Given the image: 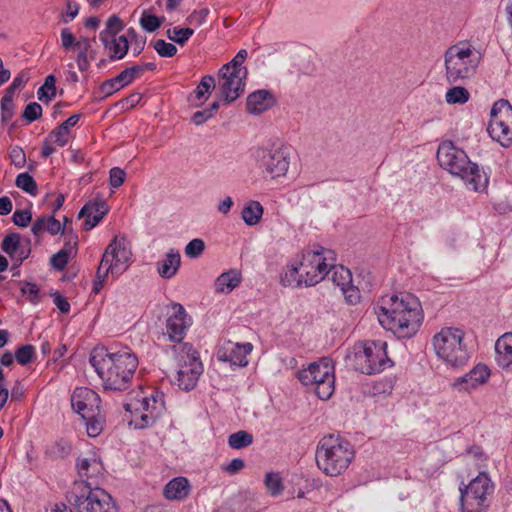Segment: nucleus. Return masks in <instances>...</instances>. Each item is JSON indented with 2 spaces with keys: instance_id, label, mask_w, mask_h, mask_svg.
Masks as SVG:
<instances>
[{
  "instance_id": "de8ad7c7",
  "label": "nucleus",
  "mask_w": 512,
  "mask_h": 512,
  "mask_svg": "<svg viewBox=\"0 0 512 512\" xmlns=\"http://www.w3.org/2000/svg\"><path fill=\"white\" fill-rule=\"evenodd\" d=\"M35 355V348L31 344H26L20 346L15 351V359L20 365H27L29 364Z\"/></svg>"
},
{
  "instance_id": "680f3d73",
  "label": "nucleus",
  "mask_w": 512,
  "mask_h": 512,
  "mask_svg": "<svg viewBox=\"0 0 512 512\" xmlns=\"http://www.w3.org/2000/svg\"><path fill=\"white\" fill-rule=\"evenodd\" d=\"M341 292L349 304H356L360 300V291L356 286L352 285V283L341 288Z\"/></svg>"
},
{
  "instance_id": "ddd939ff",
  "label": "nucleus",
  "mask_w": 512,
  "mask_h": 512,
  "mask_svg": "<svg viewBox=\"0 0 512 512\" xmlns=\"http://www.w3.org/2000/svg\"><path fill=\"white\" fill-rule=\"evenodd\" d=\"M386 348V342L370 341L365 343L362 351L355 355L361 373L367 375L380 373L392 366L393 362L388 358Z\"/></svg>"
},
{
  "instance_id": "a19ab883",
  "label": "nucleus",
  "mask_w": 512,
  "mask_h": 512,
  "mask_svg": "<svg viewBox=\"0 0 512 512\" xmlns=\"http://www.w3.org/2000/svg\"><path fill=\"white\" fill-rule=\"evenodd\" d=\"M15 184L26 193L35 196L38 191L37 183L28 173H21L17 176Z\"/></svg>"
},
{
  "instance_id": "052dcab7",
  "label": "nucleus",
  "mask_w": 512,
  "mask_h": 512,
  "mask_svg": "<svg viewBox=\"0 0 512 512\" xmlns=\"http://www.w3.org/2000/svg\"><path fill=\"white\" fill-rule=\"evenodd\" d=\"M13 223L19 227H27L32 220L30 210H16L12 217Z\"/></svg>"
},
{
  "instance_id": "0eeeda50",
  "label": "nucleus",
  "mask_w": 512,
  "mask_h": 512,
  "mask_svg": "<svg viewBox=\"0 0 512 512\" xmlns=\"http://www.w3.org/2000/svg\"><path fill=\"white\" fill-rule=\"evenodd\" d=\"M298 380L308 387L321 400H328L335 390V368L331 358L323 357L300 369L296 374Z\"/></svg>"
},
{
  "instance_id": "6e6d98bb",
  "label": "nucleus",
  "mask_w": 512,
  "mask_h": 512,
  "mask_svg": "<svg viewBox=\"0 0 512 512\" xmlns=\"http://www.w3.org/2000/svg\"><path fill=\"white\" fill-rule=\"evenodd\" d=\"M23 295L27 296L30 302L36 304L40 300V291L36 284L25 282L21 287Z\"/></svg>"
},
{
  "instance_id": "c756f323",
  "label": "nucleus",
  "mask_w": 512,
  "mask_h": 512,
  "mask_svg": "<svg viewBox=\"0 0 512 512\" xmlns=\"http://www.w3.org/2000/svg\"><path fill=\"white\" fill-rule=\"evenodd\" d=\"M241 282V275L236 270H230L222 273L215 280V288L219 293H230L235 289Z\"/></svg>"
},
{
  "instance_id": "09e8293b",
  "label": "nucleus",
  "mask_w": 512,
  "mask_h": 512,
  "mask_svg": "<svg viewBox=\"0 0 512 512\" xmlns=\"http://www.w3.org/2000/svg\"><path fill=\"white\" fill-rule=\"evenodd\" d=\"M153 48L161 57L170 58L177 53V48L174 44L168 43L163 39H158L154 42Z\"/></svg>"
},
{
  "instance_id": "f704fd0d",
  "label": "nucleus",
  "mask_w": 512,
  "mask_h": 512,
  "mask_svg": "<svg viewBox=\"0 0 512 512\" xmlns=\"http://www.w3.org/2000/svg\"><path fill=\"white\" fill-rule=\"evenodd\" d=\"M281 283L284 286L299 287L304 284V276L301 275L299 265H292L281 275Z\"/></svg>"
},
{
  "instance_id": "6ab92c4d",
  "label": "nucleus",
  "mask_w": 512,
  "mask_h": 512,
  "mask_svg": "<svg viewBox=\"0 0 512 512\" xmlns=\"http://www.w3.org/2000/svg\"><path fill=\"white\" fill-rule=\"evenodd\" d=\"M99 395L90 388L78 387L71 396V404L75 412L82 417L93 412H99Z\"/></svg>"
},
{
  "instance_id": "f257e3e1",
  "label": "nucleus",
  "mask_w": 512,
  "mask_h": 512,
  "mask_svg": "<svg viewBox=\"0 0 512 512\" xmlns=\"http://www.w3.org/2000/svg\"><path fill=\"white\" fill-rule=\"evenodd\" d=\"M380 325L397 338L414 336L423 321L420 301L410 293L382 297L374 306Z\"/></svg>"
},
{
  "instance_id": "20e7f679",
  "label": "nucleus",
  "mask_w": 512,
  "mask_h": 512,
  "mask_svg": "<svg viewBox=\"0 0 512 512\" xmlns=\"http://www.w3.org/2000/svg\"><path fill=\"white\" fill-rule=\"evenodd\" d=\"M354 456L352 444L339 434L323 436L315 451L317 467L330 477H337L346 471Z\"/></svg>"
},
{
  "instance_id": "a18cd8bd",
  "label": "nucleus",
  "mask_w": 512,
  "mask_h": 512,
  "mask_svg": "<svg viewBox=\"0 0 512 512\" xmlns=\"http://www.w3.org/2000/svg\"><path fill=\"white\" fill-rule=\"evenodd\" d=\"M219 109V102H213L207 109L196 111L192 116V122L195 125H202L208 119L212 118Z\"/></svg>"
},
{
  "instance_id": "f8f14e48",
  "label": "nucleus",
  "mask_w": 512,
  "mask_h": 512,
  "mask_svg": "<svg viewBox=\"0 0 512 512\" xmlns=\"http://www.w3.org/2000/svg\"><path fill=\"white\" fill-rule=\"evenodd\" d=\"M487 131L503 147L512 144V106L508 100L500 99L493 104Z\"/></svg>"
},
{
  "instance_id": "bb28decb",
  "label": "nucleus",
  "mask_w": 512,
  "mask_h": 512,
  "mask_svg": "<svg viewBox=\"0 0 512 512\" xmlns=\"http://www.w3.org/2000/svg\"><path fill=\"white\" fill-rule=\"evenodd\" d=\"M214 88L215 78L212 75L203 76L196 89L188 96V102L193 106L202 105Z\"/></svg>"
},
{
  "instance_id": "5fc2aeb1",
  "label": "nucleus",
  "mask_w": 512,
  "mask_h": 512,
  "mask_svg": "<svg viewBox=\"0 0 512 512\" xmlns=\"http://www.w3.org/2000/svg\"><path fill=\"white\" fill-rule=\"evenodd\" d=\"M42 116V107L37 102L29 103L22 114V117L29 122L38 120Z\"/></svg>"
},
{
  "instance_id": "7c9ffc66",
  "label": "nucleus",
  "mask_w": 512,
  "mask_h": 512,
  "mask_svg": "<svg viewBox=\"0 0 512 512\" xmlns=\"http://www.w3.org/2000/svg\"><path fill=\"white\" fill-rule=\"evenodd\" d=\"M264 208L259 201H248L241 212V217L247 226L257 225L263 216Z\"/></svg>"
},
{
  "instance_id": "423d86ee",
  "label": "nucleus",
  "mask_w": 512,
  "mask_h": 512,
  "mask_svg": "<svg viewBox=\"0 0 512 512\" xmlns=\"http://www.w3.org/2000/svg\"><path fill=\"white\" fill-rule=\"evenodd\" d=\"M66 498L77 512H118L111 495L101 488H92L87 481L74 482Z\"/></svg>"
},
{
  "instance_id": "4c0bfd02",
  "label": "nucleus",
  "mask_w": 512,
  "mask_h": 512,
  "mask_svg": "<svg viewBox=\"0 0 512 512\" xmlns=\"http://www.w3.org/2000/svg\"><path fill=\"white\" fill-rule=\"evenodd\" d=\"M166 34L171 41L179 44L180 46H183L194 34V30L188 27L182 28L177 26L172 29H168Z\"/></svg>"
},
{
  "instance_id": "473e14b6",
  "label": "nucleus",
  "mask_w": 512,
  "mask_h": 512,
  "mask_svg": "<svg viewBox=\"0 0 512 512\" xmlns=\"http://www.w3.org/2000/svg\"><path fill=\"white\" fill-rule=\"evenodd\" d=\"M253 435L247 431L240 430L228 437V445L232 449H243L253 443Z\"/></svg>"
},
{
  "instance_id": "6e6552de",
  "label": "nucleus",
  "mask_w": 512,
  "mask_h": 512,
  "mask_svg": "<svg viewBox=\"0 0 512 512\" xmlns=\"http://www.w3.org/2000/svg\"><path fill=\"white\" fill-rule=\"evenodd\" d=\"M465 333L458 328H442L433 337V347L436 355L453 367L463 366L470 358L464 344Z\"/></svg>"
},
{
  "instance_id": "2eb2a0df",
  "label": "nucleus",
  "mask_w": 512,
  "mask_h": 512,
  "mask_svg": "<svg viewBox=\"0 0 512 512\" xmlns=\"http://www.w3.org/2000/svg\"><path fill=\"white\" fill-rule=\"evenodd\" d=\"M184 349L187 350L188 361L181 364L177 371V384L180 389L190 391L195 388L199 376L203 373V365L196 350L187 344L184 345Z\"/></svg>"
},
{
  "instance_id": "37998d69",
  "label": "nucleus",
  "mask_w": 512,
  "mask_h": 512,
  "mask_svg": "<svg viewBox=\"0 0 512 512\" xmlns=\"http://www.w3.org/2000/svg\"><path fill=\"white\" fill-rule=\"evenodd\" d=\"M97 414H99V412H93L82 417L83 420H85L87 434L90 437L98 436L103 429L102 421L96 419Z\"/></svg>"
},
{
  "instance_id": "393cba45",
  "label": "nucleus",
  "mask_w": 512,
  "mask_h": 512,
  "mask_svg": "<svg viewBox=\"0 0 512 512\" xmlns=\"http://www.w3.org/2000/svg\"><path fill=\"white\" fill-rule=\"evenodd\" d=\"M497 364L512 371V332L503 334L495 343Z\"/></svg>"
},
{
  "instance_id": "5701e85b",
  "label": "nucleus",
  "mask_w": 512,
  "mask_h": 512,
  "mask_svg": "<svg viewBox=\"0 0 512 512\" xmlns=\"http://www.w3.org/2000/svg\"><path fill=\"white\" fill-rule=\"evenodd\" d=\"M275 104V98L268 90H257L251 93L246 100V108L250 114L259 115Z\"/></svg>"
},
{
  "instance_id": "49530a36",
  "label": "nucleus",
  "mask_w": 512,
  "mask_h": 512,
  "mask_svg": "<svg viewBox=\"0 0 512 512\" xmlns=\"http://www.w3.org/2000/svg\"><path fill=\"white\" fill-rule=\"evenodd\" d=\"M247 56V51L245 49H241L229 63L225 64L222 67V69H224V71L235 70L239 72H244V76H247V69L246 67L242 66Z\"/></svg>"
},
{
  "instance_id": "f03ea898",
  "label": "nucleus",
  "mask_w": 512,
  "mask_h": 512,
  "mask_svg": "<svg viewBox=\"0 0 512 512\" xmlns=\"http://www.w3.org/2000/svg\"><path fill=\"white\" fill-rule=\"evenodd\" d=\"M89 362L102 380L104 389L112 391L128 389L138 367V358L128 347L117 351L113 347H95Z\"/></svg>"
},
{
  "instance_id": "aec40b11",
  "label": "nucleus",
  "mask_w": 512,
  "mask_h": 512,
  "mask_svg": "<svg viewBox=\"0 0 512 512\" xmlns=\"http://www.w3.org/2000/svg\"><path fill=\"white\" fill-rule=\"evenodd\" d=\"M490 376V370L485 364H477L462 377L456 378L452 387L458 391L471 392L480 385L485 384Z\"/></svg>"
},
{
  "instance_id": "1a4fd4ad",
  "label": "nucleus",
  "mask_w": 512,
  "mask_h": 512,
  "mask_svg": "<svg viewBox=\"0 0 512 512\" xmlns=\"http://www.w3.org/2000/svg\"><path fill=\"white\" fill-rule=\"evenodd\" d=\"M495 486L488 474L480 472L461 492L462 512H487Z\"/></svg>"
},
{
  "instance_id": "412c9836",
  "label": "nucleus",
  "mask_w": 512,
  "mask_h": 512,
  "mask_svg": "<svg viewBox=\"0 0 512 512\" xmlns=\"http://www.w3.org/2000/svg\"><path fill=\"white\" fill-rule=\"evenodd\" d=\"M109 207L104 200L89 201L79 211L78 218H85L84 229H93L108 213Z\"/></svg>"
},
{
  "instance_id": "72a5a7b5",
  "label": "nucleus",
  "mask_w": 512,
  "mask_h": 512,
  "mask_svg": "<svg viewBox=\"0 0 512 512\" xmlns=\"http://www.w3.org/2000/svg\"><path fill=\"white\" fill-rule=\"evenodd\" d=\"M55 84H56V77L52 74L48 75L45 78L44 84L41 87H39V89L37 91L38 99L40 101L46 102V103L51 101L56 96V93H57Z\"/></svg>"
},
{
  "instance_id": "58836bf2",
  "label": "nucleus",
  "mask_w": 512,
  "mask_h": 512,
  "mask_svg": "<svg viewBox=\"0 0 512 512\" xmlns=\"http://www.w3.org/2000/svg\"><path fill=\"white\" fill-rule=\"evenodd\" d=\"M468 90L462 86H455L446 92L445 99L449 104H464L469 100Z\"/></svg>"
},
{
  "instance_id": "9d476101",
  "label": "nucleus",
  "mask_w": 512,
  "mask_h": 512,
  "mask_svg": "<svg viewBox=\"0 0 512 512\" xmlns=\"http://www.w3.org/2000/svg\"><path fill=\"white\" fill-rule=\"evenodd\" d=\"M124 408L131 413L130 424L136 429H144L153 425L165 411L164 394L154 391L135 403L124 404Z\"/></svg>"
},
{
  "instance_id": "2f4dec72",
  "label": "nucleus",
  "mask_w": 512,
  "mask_h": 512,
  "mask_svg": "<svg viewBox=\"0 0 512 512\" xmlns=\"http://www.w3.org/2000/svg\"><path fill=\"white\" fill-rule=\"evenodd\" d=\"M329 274L331 273L332 281L341 288L352 283V274L349 269L344 266H336L333 263H329Z\"/></svg>"
},
{
  "instance_id": "a878e982",
  "label": "nucleus",
  "mask_w": 512,
  "mask_h": 512,
  "mask_svg": "<svg viewBox=\"0 0 512 512\" xmlns=\"http://www.w3.org/2000/svg\"><path fill=\"white\" fill-rule=\"evenodd\" d=\"M181 265L180 252L177 249H170L162 260L157 262V271L164 279H171L176 275Z\"/></svg>"
},
{
  "instance_id": "e433bc0d",
  "label": "nucleus",
  "mask_w": 512,
  "mask_h": 512,
  "mask_svg": "<svg viewBox=\"0 0 512 512\" xmlns=\"http://www.w3.org/2000/svg\"><path fill=\"white\" fill-rule=\"evenodd\" d=\"M21 245V237L19 233L13 232L7 234L2 243H1V249L3 252L9 255V257H14L15 253L19 250Z\"/></svg>"
},
{
  "instance_id": "7ed1b4c3",
  "label": "nucleus",
  "mask_w": 512,
  "mask_h": 512,
  "mask_svg": "<svg viewBox=\"0 0 512 512\" xmlns=\"http://www.w3.org/2000/svg\"><path fill=\"white\" fill-rule=\"evenodd\" d=\"M437 160L442 168L460 177L467 188L475 192L486 190L489 179L485 172L472 163L466 153L451 142L442 143L437 151Z\"/></svg>"
},
{
  "instance_id": "a211bd4d",
  "label": "nucleus",
  "mask_w": 512,
  "mask_h": 512,
  "mask_svg": "<svg viewBox=\"0 0 512 512\" xmlns=\"http://www.w3.org/2000/svg\"><path fill=\"white\" fill-rule=\"evenodd\" d=\"M131 255L128 241L124 237L120 239L115 237L103 254V262L110 263V267L115 268L117 271L125 270L126 267L121 268L120 266L126 265Z\"/></svg>"
},
{
  "instance_id": "c85d7f7f",
  "label": "nucleus",
  "mask_w": 512,
  "mask_h": 512,
  "mask_svg": "<svg viewBox=\"0 0 512 512\" xmlns=\"http://www.w3.org/2000/svg\"><path fill=\"white\" fill-rule=\"evenodd\" d=\"M80 119V114H74L50 132V138H54V143L64 147L70 138V129L74 127Z\"/></svg>"
},
{
  "instance_id": "69168bd1",
  "label": "nucleus",
  "mask_w": 512,
  "mask_h": 512,
  "mask_svg": "<svg viewBox=\"0 0 512 512\" xmlns=\"http://www.w3.org/2000/svg\"><path fill=\"white\" fill-rule=\"evenodd\" d=\"M98 465H99V463L97 462L96 459H93L92 461L87 458L78 460L77 468H78L79 475L81 477H83V476L89 477V474H88L89 468L92 466L97 467Z\"/></svg>"
},
{
  "instance_id": "dca6fc26",
  "label": "nucleus",
  "mask_w": 512,
  "mask_h": 512,
  "mask_svg": "<svg viewBox=\"0 0 512 512\" xmlns=\"http://www.w3.org/2000/svg\"><path fill=\"white\" fill-rule=\"evenodd\" d=\"M221 83L219 92L226 103L235 101L244 92L245 80L244 72L235 70L224 71L220 69Z\"/></svg>"
},
{
  "instance_id": "cd10ccee",
  "label": "nucleus",
  "mask_w": 512,
  "mask_h": 512,
  "mask_svg": "<svg viewBox=\"0 0 512 512\" xmlns=\"http://www.w3.org/2000/svg\"><path fill=\"white\" fill-rule=\"evenodd\" d=\"M190 492V484L185 477L170 480L164 488V496L168 500L185 499Z\"/></svg>"
},
{
  "instance_id": "ea45409f",
  "label": "nucleus",
  "mask_w": 512,
  "mask_h": 512,
  "mask_svg": "<svg viewBox=\"0 0 512 512\" xmlns=\"http://www.w3.org/2000/svg\"><path fill=\"white\" fill-rule=\"evenodd\" d=\"M114 270H115V268L110 267V263H105V262H103V258L101 259V262L97 269L96 279L94 280V283H93L92 291L95 294H98L101 291L109 272L111 271L113 273Z\"/></svg>"
},
{
  "instance_id": "39448f33",
  "label": "nucleus",
  "mask_w": 512,
  "mask_h": 512,
  "mask_svg": "<svg viewBox=\"0 0 512 512\" xmlns=\"http://www.w3.org/2000/svg\"><path fill=\"white\" fill-rule=\"evenodd\" d=\"M481 54L470 44L459 42L444 53L445 75L449 83L470 78L476 72Z\"/></svg>"
},
{
  "instance_id": "603ef678",
  "label": "nucleus",
  "mask_w": 512,
  "mask_h": 512,
  "mask_svg": "<svg viewBox=\"0 0 512 512\" xmlns=\"http://www.w3.org/2000/svg\"><path fill=\"white\" fill-rule=\"evenodd\" d=\"M205 249V243L202 239L195 238L185 247V254L190 258L199 257Z\"/></svg>"
},
{
  "instance_id": "79ce46f5",
  "label": "nucleus",
  "mask_w": 512,
  "mask_h": 512,
  "mask_svg": "<svg viewBox=\"0 0 512 512\" xmlns=\"http://www.w3.org/2000/svg\"><path fill=\"white\" fill-rule=\"evenodd\" d=\"M163 19L164 18L162 17H158L149 14L147 11H143L140 18V25L146 32H154L161 26Z\"/></svg>"
},
{
  "instance_id": "0e129e2a",
  "label": "nucleus",
  "mask_w": 512,
  "mask_h": 512,
  "mask_svg": "<svg viewBox=\"0 0 512 512\" xmlns=\"http://www.w3.org/2000/svg\"><path fill=\"white\" fill-rule=\"evenodd\" d=\"M46 231L51 235H57L58 233L65 234L66 226H62L54 215L48 216V223L46 225Z\"/></svg>"
},
{
  "instance_id": "9b49d317",
  "label": "nucleus",
  "mask_w": 512,
  "mask_h": 512,
  "mask_svg": "<svg viewBox=\"0 0 512 512\" xmlns=\"http://www.w3.org/2000/svg\"><path fill=\"white\" fill-rule=\"evenodd\" d=\"M257 167L277 178L285 176L290 166V150L283 144L272 143L258 147L254 152Z\"/></svg>"
},
{
  "instance_id": "b1692460",
  "label": "nucleus",
  "mask_w": 512,
  "mask_h": 512,
  "mask_svg": "<svg viewBox=\"0 0 512 512\" xmlns=\"http://www.w3.org/2000/svg\"><path fill=\"white\" fill-rule=\"evenodd\" d=\"M252 348L251 343H229V347L225 349L223 354L219 353V359L228 361L233 365L244 367L248 364L247 355L252 351Z\"/></svg>"
},
{
  "instance_id": "3c124183",
  "label": "nucleus",
  "mask_w": 512,
  "mask_h": 512,
  "mask_svg": "<svg viewBox=\"0 0 512 512\" xmlns=\"http://www.w3.org/2000/svg\"><path fill=\"white\" fill-rule=\"evenodd\" d=\"M70 259V250L63 248L51 257V265L58 271L63 270Z\"/></svg>"
},
{
  "instance_id": "8fccbe9b",
  "label": "nucleus",
  "mask_w": 512,
  "mask_h": 512,
  "mask_svg": "<svg viewBox=\"0 0 512 512\" xmlns=\"http://www.w3.org/2000/svg\"><path fill=\"white\" fill-rule=\"evenodd\" d=\"M124 28L122 20L117 15H112L106 22V28L100 33H107V37H114Z\"/></svg>"
},
{
  "instance_id": "4468645a",
  "label": "nucleus",
  "mask_w": 512,
  "mask_h": 512,
  "mask_svg": "<svg viewBox=\"0 0 512 512\" xmlns=\"http://www.w3.org/2000/svg\"><path fill=\"white\" fill-rule=\"evenodd\" d=\"M325 254L331 255L332 252L321 248L320 250H309L303 253L299 269L301 275L304 276L305 286H313L329 274L328 256Z\"/></svg>"
},
{
  "instance_id": "13d9d810",
  "label": "nucleus",
  "mask_w": 512,
  "mask_h": 512,
  "mask_svg": "<svg viewBox=\"0 0 512 512\" xmlns=\"http://www.w3.org/2000/svg\"><path fill=\"white\" fill-rule=\"evenodd\" d=\"M29 80V76L25 72H21L18 76L14 78L10 86L6 89L5 96H11L13 98V95L15 91L21 87H23L27 81Z\"/></svg>"
},
{
  "instance_id": "f3484780",
  "label": "nucleus",
  "mask_w": 512,
  "mask_h": 512,
  "mask_svg": "<svg viewBox=\"0 0 512 512\" xmlns=\"http://www.w3.org/2000/svg\"><path fill=\"white\" fill-rule=\"evenodd\" d=\"M172 309L173 313L166 321V334L171 342L180 343L186 335L191 319L181 304L174 303Z\"/></svg>"
},
{
  "instance_id": "4be33fe9",
  "label": "nucleus",
  "mask_w": 512,
  "mask_h": 512,
  "mask_svg": "<svg viewBox=\"0 0 512 512\" xmlns=\"http://www.w3.org/2000/svg\"><path fill=\"white\" fill-rule=\"evenodd\" d=\"M99 39L105 49L109 51V60L123 59L129 50V40L125 35L107 37V33H100Z\"/></svg>"
},
{
  "instance_id": "bf43d9fd",
  "label": "nucleus",
  "mask_w": 512,
  "mask_h": 512,
  "mask_svg": "<svg viewBox=\"0 0 512 512\" xmlns=\"http://www.w3.org/2000/svg\"><path fill=\"white\" fill-rule=\"evenodd\" d=\"M10 159H11V163L17 168H22L26 164L25 152L19 146H14L11 148Z\"/></svg>"
},
{
  "instance_id": "338daca9",
  "label": "nucleus",
  "mask_w": 512,
  "mask_h": 512,
  "mask_svg": "<svg viewBox=\"0 0 512 512\" xmlns=\"http://www.w3.org/2000/svg\"><path fill=\"white\" fill-rule=\"evenodd\" d=\"M48 223V216L38 217L31 227V232L34 236L39 237L44 231H46V225Z\"/></svg>"
},
{
  "instance_id": "e2e57ef3",
  "label": "nucleus",
  "mask_w": 512,
  "mask_h": 512,
  "mask_svg": "<svg viewBox=\"0 0 512 512\" xmlns=\"http://www.w3.org/2000/svg\"><path fill=\"white\" fill-rule=\"evenodd\" d=\"M120 89H122V86L117 82L115 77L104 81L100 85V91L103 93L104 97H108Z\"/></svg>"
},
{
  "instance_id": "4d7b16f0",
  "label": "nucleus",
  "mask_w": 512,
  "mask_h": 512,
  "mask_svg": "<svg viewBox=\"0 0 512 512\" xmlns=\"http://www.w3.org/2000/svg\"><path fill=\"white\" fill-rule=\"evenodd\" d=\"M126 179V172L119 167H113L109 172V183L113 188H119Z\"/></svg>"
},
{
  "instance_id": "c03bdc74",
  "label": "nucleus",
  "mask_w": 512,
  "mask_h": 512,
  "mask_svg": "<svg viewBox=\"0 0 512 512\" xmlns=\"http://www.w3.org/2000/svg\"><path fill=\"white\" fill-rule=\"evenodd\" d=\"M127 37L132 46L133 55L138 56L141 54L145 48L146 38L140 36L132 27L127 30Z\"/></svg>"
},
{
  "instance_id": "864d4df0",
  "label": "nucleus",
  "mask_w": 512,
  "mask_h": 512,
  "mask_svg": "<svg viewBox=\"0 0 512 512\" xmlns=\"http://www.w3.org/2000/svg\"><path fill=\"white\" fill-rule=\"evenodd\" d=\"M14 115V103L11 96H3L1 99V121L7 123Z\"/></svg>"
},
{
  "instance_id": "774afa93",
  "label": "nucleus",
  "mask_w": 512,
  "mask_h": 512,
  "mask_svg": "<svg viewBox=\"0 0 512 512\" xmlns=\"http://www.w3.org/2000/svg\"><path fill=\"white\" fill-rule=\"evenodd\" d=\"M75 47L78 48V55H85L89 57V51L92 48V40L88 37H80L75 43Z\"/></svg>"
},
{
  "instance_id": "c9c22d12",
  "label": "nucleus",
  "mask_w": 512,
  "mask_h": 512,
  "mask_svg": "<svg viewBox=\"0 0 512 512\" xmlns=\"http://www.w3.org/2000/svg\"><path fill=\"white\" fill-rule=\"evenodd\" d=\"M264 483L268 493L273 497L279 496L284 491V485L278 473L268 472Z\"/></svg>"
}]
</instances>
